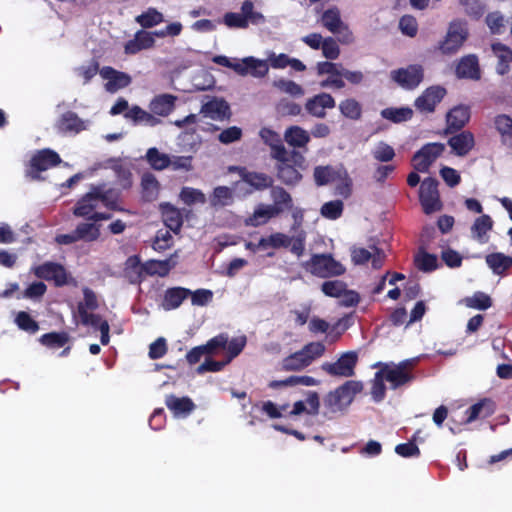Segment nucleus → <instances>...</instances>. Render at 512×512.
<instances>
[{"label":"nucleus","instance_id":"obj_1","mask_svg":"<svg viewBox=\"0 0 512 512\" xmlns=\"http://www.w3.org/2000/svg\"><path fill=\"white\" fill-rule=\"evenodd\" d=\"M363 388L361 381L348 380L334 391H330L324 399V404L331 412L343 411L353 402L355 396L362 392Z\"/></svg>","mask_w":512,"mask_h":512},{"label":"nucleus","instance_id":"obj_2","mask_svg":"<svg viewBox=\"0 0 512 512\" xmlns=\"http://www.w3.org/2000/svg\"><path fill=\"white\" fill-rule=\"evenodd\" d=\"M303 268L319 278L341 276L346 271L344 265L335 260L331 254H313L303 263Z\"/></svg>","mask_w":512,"mask_h":512},{"label":"nucleus","instance_id":"obj_3","mask_svg":"<svg viewBox=\"0 0 512 512\" xmlns=\"http://www.w3.org/2000/svg\"><path fill=\"white\" fill-rule=\"evenodd\" d=\"M283 159L276 161V176L287 186H295L302 180V174L296 166H301L305 162V157L298 151L292 150L283 155Z\"/></svg>","mask_w":512,"mask_h":512},{"label":"nucleus","instance_id":"obj_4","mask_svg":"<svg viewBox=\"0 0 512 512\" xmlns=\"http://www.w3.org/2000/svg\"><path fill=\"white\" fill-rule=\"evenodd\" d=\"M306 235L304 232L290 237L284 233L276 232L267 237H261L257 243V248L266 250L268 248L279 249L288 248L297 257H301L305 251Z\"/></svg>","mask_w":512,"mask_h":512},{"label":"nucleus","instance_id":"obj_5","mask_svg":"<svg viewBox=\"0 0 512 512\" xmlns=\"http://www.w3.org/2000/svg\"><path fill=\"white\" fill-rule=\"evenodd\" d=\"M376 366L380 367L379 375H384L393 390L410 384L415 379L413 364L410 360H404L398 364L378 363Z\"/></svg>","mask_w":512,"mask_h":512},{"label":"nucleus","instance_id":"obj_6","mask_svg":"<svg viewBox=\"0 0 512 512\" xmlns=\"http://www.w3.org/2000/svg\"><path fill=\"white\" fill-rule=\"evenodd\" d=\"M264 22V15L254 10V3L251 0H245L242 3L241 13L227 12L223 16V23L228 28L234 29H246L250 24L259 25Z\"/></svg>","mask_w":512,"mask_h":512},{"label":"nucleus","instance_id":"obj_7","mask_svg":"<svg viewBox=\"0 0 512 512\" xmlns=\"http://www.w3.org/2000/svg\"><path fill=\"white\" fill-rule=\"evenodd\" d=\"M62 162L59 154L54 150L45 148L37 151L26 166L25 175L31 180H40V173L56 167Z\"/></svg>","mask_w":512,"mask_h":512},{"label":"nucleus","instance_id":"obj_8","mask_svg":"<svg viewBox=\"0 0 512 512\" xmlns=\"http://www.w3.org/2000/svg\"><path fill=\"white\" fill-rule=\"evenodd\" d=\"M31 271L37 278L53 282L56 287H63L74 282L66 268L57 262L46 261L32 267Z\"/></svg>","mask_w":512,"mask_h":512},{"label":"nucleus","instance_id":"obj_9","mask_svg":"<svg viewBox=\"0 0 512 512\" xmlns=\"http://www.w3.org/2000/svg\"><path fill=\"white\" fill-rule=\"evenodd\" d=\"M438 184L437 179L428 177L420 185L419 201L425 214H432L442 209Z\"/></svg>","mask_w":512,"mask_h":512},{"label":"nucleus","instance_id":"obj_10","mask_svg":"<svg viewBox=\"0 0 512 512\" xmlns=\"http://www.w3.org/2000/svg\"><path fill=\"white\" fill-rule=\"evenodd\" d=\"M445 151V145L439 142H432L423 145L412 157V166L417 172H428L430 166Z\"/></svg>","mask_w":512,"mask_h":512},{"label":"nucleus","instance_id":"obj_11","mask_svg":"<svg viewBox=\"0 0 512 512\" xmlns=\"http://www.w3.org/2000/svg\"><path fill=\"white\" fill-rule=\"evenodd\" d=\"M468 37V30L459 21L450 23L447 34L441 42H439L438 50L444 55L455 54L464 44Z\"/></svg>","mask_w":512,"mask_h":512},{"label":"nucleus","instance_id":"obj_12","mask_svg":"<svg viewBox=\"0 0 512 512\" xmlns=\"http://www.w3.org/2000/svg\"><path fill=\"white\" fill-rule=\"evenodd\" d=\"M357 362V353L348 351L343 353L335 362H324L321 369L330 376L348 378L355 374Z\"/></svg>","mask_w":512,"mask_h":512},{"label":"nucleus","instance_id":"obj_13","mask_svg":"<svg viewBox=\"0 0 512 512\" xmlns=\"http://www.w3.org/2000/svg\"><path fill=\"white\" fill-rule=\"evenodd\" d=\"M390 76L403 89L414 90L424 79V68L420 64H410L407 67L392 70Z\"/></svg>","mask_w":512,"mask_h":512},{"label":"nucleus","instance_id":"obj_14","mask_svg":"<svg viewBox=\"0 0 512 512\" xmlns=\"http://www.w3.org/2000/svg\"><path fill=\"white\" fill-rule=\"evenodd\" d=\"M322 25L333 34H340V42L349 44L353 41V34L341 20L340 10L333 6L325 10L321 17Z\"/></svg>","mask_w":512,"mask_h":512},{"label":"nucleus","instance_id":"obj_15","mask_svg":"<svg viewBox=\"0 0 512 512\" xmlns=\"http://www.w3.org/2000/svg\"><path fill=\"white\" fill-rule=\"evenodd\" d=\"M447 91L444 87L434 85L426 88L414 101L415 108L422 113H433L443 100Z\"/></svg>","mask_w":512,"mask_h":512},{"label":"nucleus","instance_id":"obj_16","mask_svg":"<svg viewBox=\"0 0 512 512\" xmlns=\"http://www.w3.org/2000/svg\"><path fill=\"white\" fill-rule=\"evenodd\" d=\"M227 68L232 69L239 75L251 74L255 77H263L268 73V65L264 60H258L254 57H246L242 60L231 58L230 66Z\"/></svg>","mask_w":512,"mask_h":512},{"label":"nucleus","instance_id":"obj_17","mask_svg":"<svg viewBox=\"0 0 512 512\" xmlns=\"http://www.w3.org/2000/svg\"><path fill=\"white\" fill-rule=\"evenodd\" d=\"M102 205L98 192L94 185L91 186L89 192L84 194L73 207V215L76 217L91 219V216L96 213V209Z\"/></svg>","mask_w":512,"mask_h":512},{"label":"nucleus","instance_id":"obj_18","mask_svg":"<svg viewBox=\"0 0 512 512\" xmlns=\"http://www.w3.org/2000/svg\"><path fill=\"white\" fill-rule=\"evenodd\" d=\"M100 75L103 79L107 80L105 89L110 93H115L120 89L126 88L132 82V78L129 74L118 71L110 66H104L100 70Z\"/></svg>","mask_w":512,"mask_h":512},{"label":"nucleus","instance_id":"obj_19","mask_svg":"<svg viewBox=\"0 0 512 512\" xmlns=\"http://www.w3.org/2000/svg\"><path fill=\"white\" fill-rule=\"evenodd\" d=\"M470 119V109L465 105L453 107L446 115V134L461 131Z\"/></svg>","mask_w":512,"mask_h":512},{"label":"nucleus","instance_id":"obj_20","mask_svg":"<svg viewBox=\"0 0 512 512\" xmlns=\"http://www.w3.org/2000/svg\"><path fill=\"white\" fill-rule=\"evenodd\" d=\"M335 106V99L330 94L320 93L307 100L305 109L314 117L325 118L326 109H332Z\"/></svg>","mask_w":512,"mask_h":512},{"label":"nucleus","instance_id":"obj_21","mask_svg":"<svg viewBox=\"0 0 512 512\" xmlns=\"http://www.w3.org/2000/svg\"><path fill=\"white\" fill-rule=\"evenodd\" d=\"M233 169L238 172L242 181L256 190L271 188L274 183V179L266 173L248 171L244 167H234Z\"/></svg>","mask_w":512,"mask_h":512},{"label":"nucleus","instance_id":"obj_22","mask_svg":"<svg viewBox=\"0 0 512 512\" xmlns=\"http://www.w3.org/2000/svg\"><path fill=\"white\" fill-rule=\"evenodd\" d=\"M155 46L153 34L146 30H138L133 39L128 40L124 45V53L126 55H135L142 50L151 49Z\"/></svg>","mask_w":512,"mask_h":512},{"label":"nucleus","instance_id":"obj_23","mask_svg":"<svg viewBox=\"0 0 512 512\" xmlns=\"http://www.w3.org/2000/svg\"><path fill=\"white\" fill-rule=\"evenodd\" d=\"M259 135L262 141L270 147V157L273 160L283 159V155L287 154V149L283 144L281 136L274 130L263 127Z\"/></svg>","mask_w":512,"mask_h":512},{"label":"nucleus","instance_id":"obj_24","mask_svg":"<svg viewBox=\"0 0 512 512\" xmlns=\"http://www.w3.org/2000/svg\"><path fill=\"white\" fill-rule=\"evenodd\" d=\"M164 225L173 233L178 234L183 226V215L176 206L169 202L159 206Z\"/></svg>","mask_w":512,"mask_h":512},{"label":"nucleus","instance_id":"obj_25","mask_svg":"<svg viewBox=\"0 0 512 512\" xmlns=\"http://www.w3.org/2000/svg\"><path fill=\"white\" fill-rule=\"evenodd\" d=\"M455 74L460 79L479 80L481 71L478 58L475 55L462 57L456 66Z\"/></svg>","mask_w":512,"mask_h":512},{"label":"nucleus","instance_id":"obj_26","mask_svg":"<svg viewBox=\"0 0 512 512\" xmlns=\"http://www.w3.org/2000/svg\"><path fill=\"white\" fill-rule=\"evenodd\" d=\"M495 411V402L490 398H483L466 410V422L471 423L477 419L488 418L492 416Z\"/></svg>","mask_w":512,"mask_h":512},{"label":"nucleus","instance_id":"obj_27","mask_svg":"<svg viewBox=\"0 0 512 512\" xmlns=\"http://www.w3.org/2000/svg\"><path fill=\"white\" fill-rule=\"evenodd\" d=\"M165 405L175 417H186L196 408L195 403L188 396L177 397L174 394L165 397Z\"/></svg>","mask_w":512,"mask_h":512},{"label":"nucleus","instance_id":"obj_28","mask_svg":"<svg viewBox=\"0 0 512 512\" xmlns=\"http://www.w3.org/2000/svg\"><path fill=\"white\" fill-rule=\"evenodd\" d=\"M448 145L457 156H466L474 147V135L470 131H461L448 140Z\"/></svg>","mask_w":512,"mask_h":512},{"label":"nucleus","instance_id":"obj_29","mask_svg":"<svg viewBox=\"0 0 512 512\" xmlns=\"http://www.w3.org/2000/svg\"><path fill=\"white\" fill-rule=\"evenodd\" d=\"M177 97L172 94H159L149 103V110L159 117H167L175 109Z\"/></svg>","mask_w":512,"mask_h":512},{"label":"nucleus","instance_id":"obj_30","mask_svg":"<svg viewBox=\"0 0 512 512\" xmlns=\"http://www.w3.org/2000/svg\"><path fill=\"white\" fill-rule=\"evenodd\" d=\"M57 129L62 133L78 134L86 129V124L75 112L66 111L58 119Z\"/></svg>","mask_w":512,"mask_h":512},{"label":"nucleus","instance_id":"obj_31","mask_svg":"<svg viewBox=\"0 0 512 512\" xmlns=\"http://www.w3.org/2000/svg\"><path fill=\"white\" fill-rule=\"evenodd\" d=\"M191 290L184 287H172L168 288L163 295L161 306L164 310L177 309L183 301L189 297Z\"/></svg>","mask_w":512,"mask_h":512},{"label":"nucleus","instance_id":"obj_32","mask_svg":"<svg viewBox=\"0 0 512 512\" xmlns=\"http://www.w3.org/2000/svg\"><path fill=\"white\" fill-rule=\"evenodd\" d=\"M124 277L131 284H140L145 277V263H141L138 255H132L127 258L124 267Z\"/></svg>","mask_w":512,"mask_h":512},{"label":"nucleus","instance_id":"obj_33","mask_svg":"<svg viewBox=\"0 0 512 512\" xmlns=\"http://www.w3.org/2000/svg\"><path fill=\"white\" fill-rule=\"evenodd\" d=\"M126 119L132 120L134 124H144L146 126L154 127L161 123V119L156 117L151 111L147 112L138 105L132 106L127 112L124 113Z\"/></svg>","mask_w":512,"mask_h":512},{"label":"nucleus","instance_id":"obj_34","mask_svg":"<svg viewBox=\"0 0 512 512\" xmlns=\"http://www.w3.org/2000/svg\"><path fill=\"white\" fill-rule=\"evenodd\" d=\"M279 215V210L271 205L260 204L253 214L246 219V225L258 227Z\"/></svg>","mask_w":512,"mask_h":512},{"label":"nucleus","instance_id":"obj_35","mask_svg":"<svg viewBox=\"0 0 512 512\" xmlns=\"http://www.w3.org/2000/svg\"><path fill=\"white\" fill-rule=\"evenodd\" d=\"M201 112L212 119L223 120L229 116L230 107L224 99L213 98L202 106Z\"/></svg>","mask_w":512,"mask_h":512},{"label":"nucleus","instance_id":"obj_36","mask_svg":"<svg viewBox=\"0 0 512 512\" xmlns=\"http://www.w3.org/2000/svg\"><path fill=\"white\" fill-rule=\"evenodd\" d=\"M102 206L112 211H123L118 203L120 201V192L114 188H105V185H94Z\"/></svg>","mask_w":512,"mask_h":512},{"label":"nucleus","instance_id":"obj_37","mask_svg":"<svg viewBox=\"0 0 512 512\" xmlns=\"http://www.w3.org/2000/svg\"><path fill=\"white\" fill-rule=\"evenodd\" d=\"M485 261L493 273L497 275H502L512 267V257L501 252L486 255Z\"/></svg>","mask_w":512,"mask_h":512},{"label":"nucleus","instance_id":"obj_38","mask_svg":"<svg viewBox=\"0 0 512 512\" xmlns=\"http://www.w3.org/2000/svg\"><path fill=\"white\" fill-rule=\"evenodd\" d=\"M284 140L293 148H302L306 147L309 143L310 135L305 129L299 126H291L286 129L284 133Z\"/></svg>","mask_w":512,"mask_h":512},{"label":"nucleus","instance_id":"obj_39","mask_svg":"<svg viewBox=\"0 0 512 512\" xmlns=\"http://www.w3.org/2000/svg\"><path fill=\"white\" fill-rule=\"evenodd\" d=\"M494 127L500 134L502 144L512 146V118L499 114L494 118Z\"/></svg>","mask_w":512,"mask_h":512},{"label":"nucleus","instance_id":"obj_40","mask_svg":"<svg viewBox=\"0 0 512 512\" xmlns=\"http://www.w3.org/2000/svg\"><path fill=\"white\" fill-rule=\"evenodd\" d=\"M209 201L214 208L229 206L234 202V191L227 186H217L213 189Z\"/></svg>","mask_w":512,"mask_h":512},{"label":"nucleus","instance_id":"obj_41","mask_svg":"<svg viewBox=\"0 0 512 512\" xmlns=\"http://www.w3.org/2000/svg\"><path fill=\"white\" fill-rule=\"evenodd\" d=\"M271 198L273 200V204L270 205L272 207H276L279 210V214L285 210H290L293 207L291 195L281 186L272 185Z\"/></svg>","mask_w":512,"mask_h":512},{"label":"nucleus","instance_id":"obj_42","mask_svg":"<svg viewBox=\"0 0 512 512\" xmlns=\"http://www.w3.org/2000/svg\"><path fill=\"white\" fill-rule=\"evenodd\" d=\"M142 197L146 201H153L157 198L160 183L151 172H145L141 178Z\"/></svg>","mask_w":512,"mask_h":512},{"label":"nucleus","instance_id":"obj_43","mask_svg":"<svg viewBox=\"0 0 512 512\" xmlns=\"http://www.w3.org/2000/svg\"><path fill=\"white\" fill-rule=\"evenodd\" d=\"M78 241L93 242L100 237V226L96 223H79L74 229Z\"/></svg>","mask_w":512,"mask_h":512},{"label":"nucleus","instance_id":"obj_44","mask_svg":"<svg viewBox=\"0 0 512 512\" xmlns=\"http://www.w3.org/2000/svg\"><path fill=\"white\" fill-rule=\"evenodd\" d=\"M145 159L154 170L161 171L168 168L171 164L170 156L161 153L156 147L149 148Z\"/></svg>","mask_w":512,"mask_h":512},{"label":"nucleus","instance_id":"obj_45","mask_svg":"<svg viewBox=\"0 0 512 512\" xmlns=\"http://www.w3.org/2000/svg\"><path fill=\"white\" fill-rule=\"evenodd\" d=\"M413 110L410 107L385 108L381 111V116L393 123L406 122L413 117Z\"/></svg>","mask_w":512,"mask_h":512},{"label":"nucleus","instance_id":"obj_46","mask_svg":"<svg viewBox=\"0 0 512 512\" xmlns=\"http://www.w3.org/2000/svg\"><path fill=\"white\" fill-rule=\"evenodd\" d=\"M493 224L494 222L489 215H481L475 219L471 227V232L478 241L485 242L484 236L493 228Z\"/></svg>","mask_w":512,"mask_h":512},{"label":"nucleus","instance_id":"obj_47","mask_svg":"<svg viewBox=\"0 0 512 512\" xmlns=\"http://www.w3.org/2000/svg\"><path fill=\"white\" fill-rule=\"evenodd\" d=\"M308 366L309 361L300 350L285 357L282 361V369L285 371H300Z\"/></svg>","mask_w":512,"mask_h":512},{"label":"nucleus","instance_id":"obj_48","mask_svg":"<svg viewBox=\"0 0 512 512\" xmlns=\"http://www.w3.org/2000/svg\"><path fill=\"white\" fill-rule=\"evenodd\" d=\"M493 49L498 56L496 70L504 75L509 70V63L512 62V50L502 44L493 45Z\"/></svg>","mask_w":512,"mask_h":512},{"label":"nucleus","instance_id":"obj_49","mask_svg":"<svg viewBox=\"0 0 512 512\" xmlns=\"http://www.w3.org/2000/svg\"><path fill=\"white\" fill-rule=\"evenodd\" d=\"M136 22L143 28H152L164 21L163 14L155 8H148L147 11L135 18Z\"/></svg>","mask_w":512,"mask_h":512},{"label":"nucleus","instance_id":"obj_50","mask_svg":"<svg viewBox=\"0 0 512 512\" xmlns=\"http://www.w3.org/2000/svg\"><path fill=\"white\" fill-rule=\"evenodd\" d=\"M339 110L343 116L351 120H359L362 116V107L360 103L353 98L341 101Z\"/></svg>","mask_w":512,"mask_h":512},{"label":"nucleus","instance_id":"obj_51","mask_svg":"<svg viewBox=\"0 0 512 512\" xmlns=\"http://www.w3.org/2000/svg\"><path fill=\"white\" fill-rule=\"evenodd\" d=\"M415 265L422 272H432L438 267V259L435 254L421 251L415 257Z\"/></svg>","mask_w":512,"mask_h":512},{"label":"nucleus","instance_id":"obj_52","mask_svg":"<svg viewBox=\"0 0 512 512\" xmlns=\"http://www.w3.org/2000/svg\"><path fill=\"white\" fill-rule=\"evenodd\" d=\"M247 343V338L245 335L234 337L231 340L228 339V344L226 346V362H231L235 359L245 348Z\"/></svg>","mask_w":512,"mask_h":512},{"label":"nucleus","instance_id":"obj_53","mask_svg":"<svg viewBox=\"0 0 512 512\" xmlns=\"http://www.w3.org/2000/svg\"><path fill=\"white\" fill-rule=\"evenodd\" d=\"M69 337L65 332H50L40 337V342L49 348H61L66 345Z\"/></svg>","mask_w":512,"mask_h":512},{"label":"nucleus","instance_id":"obj_54","mask_svg":"<svg viewBox=\"0 0 512 512\" xmlns=\"http://www.w3.org/2000/svg\"><path fill=\"white\" fill-rule=\"evenodd\" d=\"M171 270L170 261L167 260H148L145 262V275H159L164 277Z\"/></svg>","mask_w":512,"mask_h":512},{"label":"nucleus","instance_id":"obj_55","mask_svg":"<svg viewBox=\"0 0 512 512\" xmlns=\"http://www.w3.org/2000/svg\"><path fill=\"white\" fill-rule=\"evenodd\" d=\"M313 176L317 186H324L335 180L336 172L329 165L316 166L314 168Z\"/></svg>","mask_w":512,"mask_h":512},{"label":"nucleus","instance_id":"obj_56","mask_svg":"<svg viewBox=\"0 0 512 512\" xmlns=\"http://www.w3.org/2000/svg\"><path fill=\"white\" fill-rule=\"evenodd\" d=\"M180 199L188 206L206 202L205 194L201 190L192 187H183L180 191Z\"/></svg>","mask_w":512,"mask_h":512},{"label":"nucleus","instance_id":"obj_57","mask_svg":"<svg viewBox=\"0 0 512 512\" xmlns=\"http://www.w3.org/2000/svg\"><path fill=\"white\" fill-rule=\"evenodd\" d=\"M228 344V335L226 333H220L215 337L209 339L206 344L203 345L206 355H215L220 350H225Z\"/></svg>","mask_w":512,"mask_h":512},{"label":"nucleus","instance_id":"obj_58","mask_svg":"<svg viewBox=\"0 0 512 512\" xmlns=\"http://www.w3.org/2000/svg\"><path fill=\"white\" fill-rule=\"evenodd\" d=\"M15 323L19 329L29 332L36 333L39 330V324L35 321L28 312L20 311L16 315Z\"/></svg>","mask_w":512,"mask_h":512},{"label":"nucleus","instance_id":"obj_59","mask_svg":"<svg viewBox=\"0 0 512 512\" xmlns=\"http://www.w3.org/2000/svg\"><path fill=\"white\" fill-rule=\"evenodd\" d=\"M466 305L470 308L486 310L492 306V300L484 292H475L471 297L465 299Z\"/></svg>","mask_w":512,"mask_h":512},{"label":"nucleus","instance_id":"obj_60","mask_svg":"<svg viewBox=\"0 0 512 512\" xmlns=\"http://www.w3.org/2000/svg\"><path fill=\"white\" fill-rule=\"evenodd\" d=\"M346 287V283L341 280H331L323 282L321 290L326 296L339 298L346 292Z\"/></svg>","mask_w":512,"mask_h":512},{"label":"nucleus","instance_id":"obj_61","mask_svg":"<svg viewBox=\"0 0 512 512\" xmlns=\"http://www.w3.org/2000/svg\"><path fill=\"white\" fill-rule=\"evenodd\" d=\"M343 202L341 200H334L326 202L321 207V215L330 220H336L341 217L343 213Z\"/></svg>","mask_w":512,"mask_h":512},{"label":"nucleus","instance_id":"obj_62","mask_svg":"<svg viewBox=\"0 0 512 512\" xmlns=\"http://www.w3.org/2000/svg\"><path fill=\"white\" fill-rule=\"evenodd\" d=\"M459 3L465 13L474 19L481 18L485 12V5L481 0H459Z\"/></svg>","mask_w":512,"mask_h":512},{"label":"nucleus","instance_id":"obj_63","mask_svg":"<svg viewBox=\"0 0 512 512\" xmlns=\"http://www.w3.org/2000/svg\"><path fill=\"white\" fill-rule=\"evenodd\" d=\"M308 359L309 365L316 359L324 355L326 347L322 342H310L300 350Z\"/></svg>","mask_w":512,"mask_h":512},{"label":"nucleus","instance_id":"obj_64","mask_svg":"<svg viewBox=\"0 0 512 512\" xmlns=\"http://www.w3.org/2000/svg\"><path fill=\"white\" fill-rule=\"evenodd\" d=\"M173 245V237L168 230L160 229L157 231L152 247L155 251H165Z\"/></svg>","mask_w":512,"mask_h":512}]
</instances>
